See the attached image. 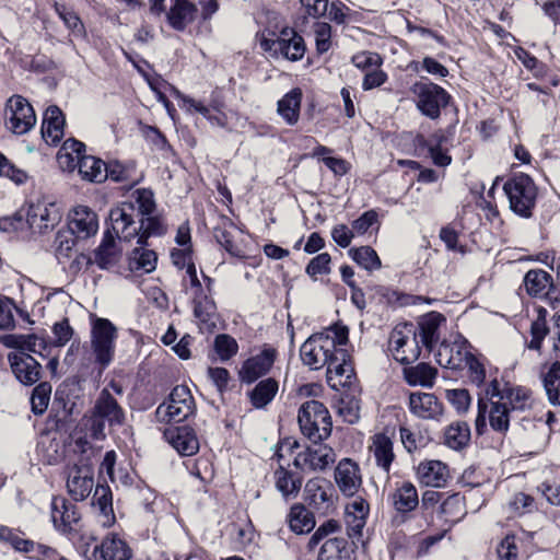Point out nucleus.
Returning a JSON list of instances; mask_svg holds the SVG:
<instances>
[{
	"instance_id": "f704fd0d",
	"label": "nucleus",
	"mask_w": 560,
	"mask_h": 560,
	"mask_svg": "<svg viewBox=\"0 0 560 560\" xmlns=\"http://www.w3.org/2000/svg\"><path fill=\"white\" fill-rule=\"evenodd\" d=\"M552 283L551 276L542 269H532L525 273L523 279L526 293L536 299H542Z\"/></svg>"
},
{
	"instance_id": "f3484780",
	"label": "nucleus",
	"mask_w": 560,
	"mask_h": 560,
	"mask_svg": "<svg viewBox=\"0 0 560 560\" xmlns=\"http://www.w3.org/2000/svg\"><path fill=\"white\" fill-rule=\"evenodd\" d=\"M334 492L329 481L324 478H313L305 485V501L315 511L326 515L334 509Z\"/></svg>"
},
{
	"instance_id": "ddd939ff",
	"label": "nucleus",
	"mask_w": 560,
	"mask_h": 560,
	"mask_svg": "<svg viewBox=\"0 0 560 560\" xmlns=\"http://www.w3.org/2000/svg\"><path fill=\"white\" fill-rule=\"evenodd\" d=\"M62 211L60 206L46 197L36 202H30L26 210V222L31 229L44 232L54 229L61 220Z\"/></svg>"
},
{
	"instance_id": "473e14b6",
	"label": "nucleus",
	"mask_w": 560,
	"mask_h": 560,
	"mask_svg": "<svg viewBox=\"0 0 560 560\" xmlns=\"http://www.w3.org/2000/svg\"><path fill=\"white\" fill-rule=\"evenodd\" d=\"M276 489L281 493L284 499L296 498L301 486L302 478L284 467V464L279 465L273 474Z\"/></svg>"
},
{
	"instance_id": "c85d7f7f",
	"label": "nucleus",
	"mask_w": 560,
	"mask_h": 560,
	"mask_svg": "<svg viewBox=\"0 0 560 560\" xmlns=\"http://www.w3.org/2000/svg\"><path fill=\"white\" fill-rule=\"evenodd\" d=\"M65 116L59 107L49 106L43 117L42 136L49 144H57L63 137Z\"/></svg>"
},
{
	"instance_id": "a211bd4d",
	"label": "nucleus",
	"mask_w": 560,
	"mask_h": 560,
	"mask_svg": "<svg viewBox=\"0 0 560 560\" xmlns=\"http://www.w3.org/2000/svg\"><path fill=\"white\" fill-rule=\"evenodd\" d=\"M50 517L54 527L58 532L67 534L79 522L80 513L73 503L69 502L65 497L57 495L51 499Z\"/></svg>"
},
{
	"instance_id": "58836bf2",
	"label": "nucleus",
	"mask_w": 560,
	"mask_h": 560,
	"mask_svg": "<svg viewBox=\"0 0 560 560\" xmlns=\"http://www.w3.org/2000/svg\"><path fill=\"white\" fill-rule=\"evenodd\" d=\"M436 375V369L427 363H419L416 366L404 369L405 381L411 386L431 388L434 385Z\"/></svg>"
},
{
	"instance_id": "a19ab883",
	"label": "nucleus",
	"mask_w": 560,
	"mask_h": 560,
	"mask_svg": "<svg viewBox=\"0 0 560 560\" xmlns=\"http://www.w3.org/2000/svg\"><path fill=\"white\" fill-rule=\"evenodd\" d=\"M470 440L469 425L464 421L451 423L444 432V443L452 450L464 448Z\"/></svg>"
},
{
	"instance_id": "6e6552de",
	"label": "nucleus",
	"mask_w": 560,
	"mask_h": 560,
	"mask_svg": "<svg viewBox=\"0 0 560 560\" xmlns=\"http://www.w3.org/2000/svg\"><path fill=\"white\" fill-rule=\"evenodd\" d=\"M510 209L523 218H529L536 202L537 187L532 177H510L503 184Z\"/></svg>"
},
{
	"instance_id": "0eeeda50",
	"label": "nucleus",
	"mask_w": 560,
	"mask_h": 560,
	"mask_svg": "<svg viewBox=\"0 0 560 560\" xmlns=\"http://www.w3.org/2000/svg\"><path fill=\"white\" fill-rule=\"evenodd\" d=\"M196 411L195 399L187 386L173 388L166 401L155 410L156 420L161 423H178L187 420Z\"/></svg>"
},
{
	"instance_id": "69168bd1",
	"label": "nucleus",
	"mask_w": 560,
	"mask_h": 560,
	"mask_svg": "<svg viewBox=\"0 0 560 560\" xmlns=\"http://www.w3.org/2000/svg\"><path fill=\"white\" fill-rule=\"evenodd\" d=\"M54 341L56 347H63L73 336V329L69 325L68 319H62L52 326Z\"/></svg>"
},
{
	"instance_id": "1a4fd4ad",
	"label": "nucleus",
	"mask_w": 560,
	"mask_h": 560,
	"mask_svg": "<svg viewBox=\"0 0 560 560\" xmlns=\"http://www.w3.org/2000/svg\"><path fill=\"white\" fill-rule=\"evenodd\" d=\"M389 351L401 364H410L420 355V346L412 324L397 325L389 336Z\"/></svg>"
},
{
	"instance_id": "e433bc0d",
	"label": "nucleus",
	"mask_w": 560,
	"mask_h": 560,
	"mask_svg": "<svg viewBox=\"0 0 560 560\" xmlns=\"http://www.w3.org/2000/svg\"><path fill=\"white\" fill-rule=\"evenodd\" d=\"M287 521L290 529L298 535L310 533L315 527L314 515L300 503L291 506Z\"/></svg>"
},
{
	"instance_id": "338daca9",
	"label": "nucleus",
	"mask_w": 560,
	"mask_h": 560,
	"mask_svg": "<svg viewBox=\"0 0 560 560\" xmlns=\"http://www.w3.org/2000/svg\"><path fill=\"white\" fill-rule=\"evenodd\" d=\"M376 223L377 212L374 210L365 211L360 218L352 222L353 233L354 235H363Z\"/></svg>"
},
{
	"instance_id": "13d9d810",
	"label": "nucleus",
	"mask_w": 560,
	"mask_h": 560,
	"mask_svg": "<svg viewBox=\"0 0 560 560\" xmlns=\"http://www.w3.org/2000/svg\"><path fill=\"white\" fill-rule=\"evenodd\" d=\"M56 11L74 37L85 36L84 25L75 12L67 9L65 5L59 4L56 5Z\"/></svg>"
},
{
	"instance_id": "49530a36",
	"label": "nucleus",
	"mask_w": 560,
	"mask_h": 560,
	"mask_svg": "<svg viewBox=\"0 0 560 560\" xmlns=\"http://www.w3.org/2000/svg\"><path fill=\"white\" fill-rule=\"evenodd\" d=\"M441 514L450 526L458 523L466 515L464 498L458 493L447 497L441 504Z\"/></svg>"
},
{
	"instance_id": "39448f33",
	"label": "nucleus",
	"mask_w": 560,
	"mask_h": 560,
	"mask_svg": "<svg viewBox=\"0 0 560 560\" xmlns=\"http://www.w3.org/2000/svg\"><path fill=\"white\" fill-rule=\"evenodd\" d=\"M117 338V327L109 319L91 316V350L101 371L114 361Z\"/></svg>"
},
{
	"instance_id": "6ab92c4d",
	"label": "nucleus",
	"mask_w": 560,
	"mask_h": 560,
	"mask_svg": "<svg viewBox=\"0 0 560 560\" xmlns=\"http://www.w3.org/2000/svg\"><path fill=\"white\" fill-rule=\"evenodd\" d=\"M69 230L79 240H86L98 231L97 214L86 206H77L69 213Z\"/></svg>"
},
{
	"instance_id": "a18cd8bd",
	"label": "nucleus",
	"mask_w": 560,
	"mask_h": 560,
	"mask_svg": "<svg viewBox=\"0 0 560 560\" xmlns=\"http://www.w3.org/2000/svg\"><path fill=\"white\" fill-rule=\"evenodd\" d=\"M279 385L275 378L260 381L250 392V401L256 408H264L275 398Z\"/></svg>"
},
{
	"instance_id": "2eb2a0df",
	"label": "nucleus",
	"mask_w": 560,
	"mask_h": 560,
	"mask_svg": "<svg viewBox=\"0 0 560 560\" xmlns=\"http://www.w3.org/2000/svg\"><path fill=\"white\" fill-rule=\"evenodd\" d=\"M471 346L462 336H456L453 341H444L440 345L435 354L436 362L447 369H464V363L472 354Z\"/></svg>"
},
{
	"instance_id": "4be33fe9",
	"label": "nucleus",
	"mask_w": 560,
	"mask_h": 560,
	"mask_svg": "<svg viewBox=\"0 0 560 560\" xmlns=\"http://www.w3.org/2000/svg\"><path fill=\"white\" fill-rule=\"evenodd\" d=\"M11 370L24 385H33L40 378L42 365L28 353L12 352L8 355Z\"/></svg>"
},
{
	"instance_id": "a878e982",
	"label": "nucleus",
	"mask_w": 560,
	"mask_h": 560,
	"mask_svg": "<svg viewBox=\"0 0 560 560\" xmlns=\"http://www.w3.org/2000/svg\"><path fill=\"white\" fill-rule=\"evenodd\" d=\"M369 450L375 465L388 475L395 459L392 439L384 433H376L371 438Z\"/></svg>"
},
{
	"instance_id": "5fc2aeb1",
	"label": "nucleus",
	"mask_w": 560,
	"mask_h": 560,
	"mask_svg": "<svg viewBox=\"0 0 560 560\" xmlns=\"http://www.w3.org/2000/svg\"><path fill=\"white\" fill-rule=\"evenodd\" d=\"M51 385L48 382H42L33 389L31 405L32 411L35 415H42L46 411L49 405Z\"/></svg>"
},
{
	"instance_id": "c9c22d12",
	"label": "nucleus",
	"mask_w": 560,
	"mask_h": 560,
	"mask_svg": "<svg viewBox=\"0 0 560 560\" xmlns=\"http://www.w3.org/2000/svg\"><path fill=\"white\" fill-rule=\"evenodd\" d=\"M94 551L100 552L103 560H129L131 557L130 548L116 535H108Z\"/></svg>"
},
{
	"instance_id": "8fccbe9b",
	"label": "nucleus",
	"mask_w": 560,
	"mask_h": 560,
	"mask_svg": "<svg viewBox=\"0 0 560 560\" xmlns=\"http://www.w3.org/2000/svg\"><path fill=\"white\" fill-rule=\"evenodd\" d=\"M0 541L10 545L15 551L30 553L35 549V542L24 538L20 532L7 526L0 527Z\"/></svg>"
},
{
	"instance_id": "774afa93",
	"label": "nucleus",
	"mask_w": 560,
	"mask_h": 560,
	"mask_svg": "<svg viewBox=\"0 0 560 560\" xmlns=\"http://www.w3.org/2000/svg\"><path fill=\"white\" fill-rule=\"evenodd\" d=\"M498 555L503 560H516L517 538L514 535L505 536L498 547Z\"/></svg>"
},
{
	"instance_id": "423d86ee",
	"label": "nucleus",
	"mask_w": 560,
	"mask_h": 560,
	"mask_svg": "<svg viewBox=\"0 0 560 560\" xmlns=\"http://www.w3.org/2000/svg\"><path fill=\"white\" fill-rule=\"evenodd\" d=\"M298 422L302 434L312 442H320L330 435V415L318 400H307L300 407Z\"/></svg>"
},
{
	"instance_id": "20e7f679",
	"label": "nucleus",
	"mask_w": 560,
	"mask_h": 560,
	"mask_svg": "<svg viewBox=\"0 0 560 560\" xmlns=\"http://www.w3.org/2000/svg\"><path fill=\"white\" fill-rule=\"evenodd\" d=\"M203 281L205 284L200 282L197 276L195 264H188L183 284L186 293L192 300L195 317L203 324L214 325L212 317L215 314V304L210 298L212 279L203 275Z\"/></svg>"
},
{
	"instance_id": "864d4df0",
	"label": "nucleus",
	"mask_w": 560,
	"mask_h": 560,
	"mask_svg": "<svg viewBox=\"0 0 560 560\" xmlns=\"http://www.w3.org/2000/svg\"><path fill=\"white\" fill-rule=\"evenodd\" d=\"M349 254L358 265L366 270H376L382 266L377 253L370 246L350 249Z\"/></svg>"
},
{
	"instance_id": "ea45409f",
	"label": "nucleus",
	"mask_w": 560,
	"mask_h": 560,
	"mask_svg": "<svg viewBox=\"0 0 560 560\" xmlns=\"http://www.w3.org/2000/svg\"><path fill=\"white\" fill-rule=\"evenodd\" d=\"M116 238L110 231L104 233L103 240L95 250V261L100 268L108 269L116 264L119 255Z\"/></svg>"
},
{
	"instance_id": "412c9836",
	"label": "nucleus",
	"mask_w": 560,
	"mask_h": 560,
	"mask_svg": "<svg viewBox=\"0 0 560 560\" xmlns=\"http://www.w3.org/2000/svg\"><path fill=\"white\" fill-rule=\"evenodd\" d=\"M166 442L182 456H192L200 447L195 431L189 427H171L164 430Z\"/></svg>"
},
{
	"instance_id": "aec40b11",
	"label": "nucleus",
	"mask_w": 560,
	"mask_h": 560,
	"mask_svg": "<svg viewBox=\"0 0 560 560\" xmlns=\"http://www.w3.org/2000/svg\"><path fill=\"white\" fill-rule=\"evenodd\" d=\"M335 481L343 495L353 497L362 486L360 467L353 460L343 458L335 469Z\"/></svg>"
},
{
	"instance_id": "0e129e2a",
	"label": "nucleus",
	"mask_w": 560,
	"mask_h": 560,
	"mask_svg": "<svg viewBox=\"0 0 560 560\" xmlns=\"http://www.w3.org/2000/svg\"><path fill=\"white\" fill-rule=\"evenodd\" d=\"M14 310L15 305L13 302L10 299L0 295V330H8L14 327Z\"/></svg>"
},
{
	"instance_id": "09e8293b",
	"label": "nucleus",
	"mask_w": 560,
	"mask_h": 560,
	"mask_svg": "<svg viewBox=\"0 0 560 560\" xmlns=\"http://www.w3.org/2000/svg\"><path fill=\"white\" fill-rule=\"evenodd\" d=\"M145 245H139L132 250L130 267L132 270L150 273L156 268L158 256L154 250L148 249Z\"/></svg>"
},
{
	"instance_id": "603ef678",
	"label": "nucleus",
	"mask_w": 560,
	"mask_h": 560,
	"mask_svg": "<svg viewBox=\"0 0 560 560\" xmlns=\"http://www.w3.org/2000/svg\"><path fill=\"white\" fill-rule=\"evenodd\" d=\"M544 387L550 404L560 406V362L553 363L545 375Z\"/></svg>"
},
{
	"instance_id": "2f4dec72",
	"label": "nucleus",
	"mask_w": 560,
	"mask_h": 560,
	"mask_svg": "<svg viewBox=\"0 0 560 560\" xmlns=\"http://www.w3.org/2000/svg\"><path fill=\"white\" fill-rule=\"evenodd\" d=\"M302 91L299 88L292 89L278 101L277 113L289 126H294L300 119Z\"/></svg>"
},
{
	"instance_id": "4d7b16f0",
	"label": "nucleus",
	"mask_w": 560,
	"mask_h": 560,
	"mask_svg": "<svg viewBox=\"0 0 560 560\" xmlns=\"http://www.w3.org/2000/svg\"><path fill=\"white\" fill-rule=\"evenodd\" d=\"M213 348L221 361H228L237 353L238 345L230 335L220 334L214 339Z\"/></svg>"
},
{
	"instance_id": "9b49d317",
	"label": "nucleus",
	"mask_w": 560,
	"mask_h": 560,
	"mask_svg": "<svg viewBox=\"0 0 560 560\" xmlns=\"http://www.w3.org/2000/svg\"><path fill=\"white\" fill-rule=\"evenodd\" d=\"M136 213L135 203L124 201L117 205L109 211L110 231L117 238L125 242H130L133 238H139L141 231L140 220Z\"/></svg>"
},
{
	"instance_id": "7ed1b4c3",
	"label": "nucleus",
	"mask_w": 560,
	"mask_h": 560,
	"mask_svg": "<svg viewBox=\"0 0 560 560\" xmlns=\"http://www.w3.org/2000/svg\"><path fill=\"white\" fill-rule=\"evenodd\" d=\"M488 401L482 398L478 401V416L476 418V431L482 434L487 427V419L491 429L498 433L508 432L511 420L510 407L498 395V382L491 381L486 389Z\"/></svg>"
},
{
	"instance_id": "3c124183",
	"label": "nucleus",
	"mask_w": 560,
	"mask_h": 560,
	"mask_svg": "<svg viewBox=\"0 0 560 560\" xmlns=\"http://www.w3.org/2000/svg\"><path fill=\"white\" fill-rule=\"evenodd\" d=\"M138 217H145L156 212V202L152 190L147 188L137 189L131 194Z\"/></svg>"
},
{
	"instance_id": "f03ea898",
	"label": "nucleus",
	"mask_w": 560,
	"mask_h": 560,
	"mask_svg": "<svg viewBox=\"0 0 560 560\" xmlns=\"http://www.w3.org/2000/svg\"><path fill=\"white\" fill-rule=\"evenodd\" d=\"M125 419L126 415L122 407L108 388H104L96 398L91 415L84 417L82 424L86 430V436L100 441L106 436V424L109 427L121 425Z\"/></svg>"
},
{
	"instance_id": "052dcab7",
	"label": "nucleus",
	"mask_w": 560,
	"mask_h": 560,
	"mask_svg": "<svg viewBox=\"0 0 560 560\" xmlns=\"http://www.w3.org/2000/svg\"><path fill=\"white\" fill-rule=\"evenodd\" d=\"M317 52H327L331 47V26L326 22H316L313 26Z\"/></svg>"
},
{
	"instance_id": "393cba45",
	"label": "nucleus",
	"mask_w": 560,
	"mask_h": 560,
	"mask_svg": "<svg viewBox=\"0 0 560 560\" xmlns=\"http://www.w3.org/2000/svg\"><path fill=\"white\" fill-rule=\"evenodd\" d=\"M276 358L275 349H265L255 357L247 359L240 372L241 380L245 383H253L271 369Z\"/></svg>"
},
{
	"instance_id": "e2e57ef3",
	"label": "nucleus",
	"mask_w": 560,
	"mask_h": 560,
	"mask_svg": "<svg viewBox=\"0 0 560 560\" xmlns=\"http://www.w3.org/2000/svg\"><path fill=\"white\" fill-rule=\"evenodd\" d=\"M330 271V255L322 253L314 257L306 267V273L313 278L318 275H326Z\"/></svg>"
},
{
	"instance_id": "b1692460",
	"label": "nucleus",
	"mask_w": 560,
	"mask_h": 560,
	"mask_svg": "<svg viewBox=\"0 0 560 560\" xmlns=\"http://www.w3.org/2000/svg\"><path fill=\"white\" fill-rule=\"evenodd\" d=\"M419 481L432 488H444L451 479L450 469L441 460H423L417 467Z\"/></svg>"
},
{
	"instance_id": "f8f14e48",
	"label": "nucleus",
	"mask_w": 560,
	"mask_h": 560,
	"mask_svg": "<svg viewBox=\"0 0 560 560\" xmlns=\"http://www.w3.org/2000/svg\"><path fill=\"white\" fill-rule=\"evenodd\" d=\"M411 93L416 97L418 109L431 119L440 116L441 108L447 105L450 98L443 88L431 82L415 83L411 86Z\"/></svg>"
},
{
	"instance_id": "5701e85b",
	"label": "nucleus",
	"mask_w": 560,
	"mask_h": 560,
	"mask_svg": "<svg viewBox=\"0 0 560 560\" xmlns=\"http://www.w3.org/2000/svg\"><path fill=\"white\" fill-rule=\"evenodd\" d=\"M408 406L410 412L420 419L439 420L443 415L442 402L431 393H411Z\"/></svg>"
},
{
	"instance_id": "de8ad7c7",
	"label": "nucleus",
	"mask_w": 560,
	"mask_h": 560,
	"mask_svg": "<svg viewBox=\"0 0 560 560\" xmlns=\"http://www.w3.org/2000/svg\"><path fill=\"white\" fill-rule=\"evenodd\" d=\"M445 318L439 313H429L419 323L420 338L424 346L431 348L438 340V330Z\"/></svg>"
},
{
	"instance_id": "680f3d73",
	"label": "nucleus",
	"mask_w": 560,
	"mask_h": 560,
	"mask_svg": "<svg viewBox=\"0 0 560 560\" xmlns=\"http://www.w3.org/2000/svg\"><path fill=\"white\" fill-rule=\"evenodd\" d=\"M464 368H467L468 377L472 384L477 386H481L482 384H485L487 372L485 363L481 361L480 358L476 357L472 353L464 363Z\"/></svg>"
},
{
	"instance_id": "9d476101",
	"label": "nucleus",
	"mask_w": 560,
	"mask_h": 560,
	"mask_svg": "<svg viewBox=\"0 0 560 560\" xmlns=\"http://www.w3.org/2000/svg\"><path fill=\"white\" fill-rule=\"evenodd\" d=\"M4 121L7 129L14 135H25L34 128L36 115L26 98L13 95L7 102Z\"/></svg>"
},
{
	"instance_id": "cd10ccee",
	"label": "nucleus",
	"mask_w": 560,
	"mask_h": 560,
	"mask_svg": "<svg viewBox=\"0 0 560 560\" xmlns=\"http://www.w3.org/2000/svg\"><path fill=\"white\" fill-rule=\"evenodd\" d=\"M389 500L398 513H409L419 505L418 490L410 481L396 482Z\"/></svg>"
},
{
	"instance_id": "dca6fc26",
	"label": "nucleus",
	"mask_w": 560,
	"mask_h": 560,
	"mask_svg": "<svg viewBox=\"0 0 560 560\" xmlns=\"http://www.w3.org/2000/svg\"><path fill=\"white\" fill-rule=\"evenodd\" d=\"M306 450L299 452L293 459V465L300 470H324L335 462V453L331 447L318 442Z\"/></svg>"
},
{
	"instance_id": "c03bdc74",
	"label": "nucleus",
	"mask_w": 560,
	"mask_h": 560,
	"mask_svg": "<svg viewBox=\"0 0 560 560\" xmlns=\"http://www.w3.org/2000/svg\"><path fill=\"white\" fill-rule=\"evenodd\" d=\"M12 347L16 349L15 352L37 353L45 357L49 343L37 335H20L12 338Z\"/></svg>"
},
{
	"instance_id": "bf43d9fd",
	"label": "nucleus",
	"mask_w": 560,
	"mask_h": 560,
	"mask_svg": "<svg viewBox=\"0 0 560 560\" xmlns=\"http://www.w3.org/2000/svg\"><path fill=\"white\" fill-rule=\"evenodd\" d=\"M508 510L512 515H522L535 510V500L527 493L517 492L508 502Z\"/></svg>"
},
{
	"instance_id": "72a5a7b5",
	"label": "nucleus",
	"mask_w": 560,
	"mask_h": 560,
	"mask_svg": "<svg viewBox=\"0 0 560 560\" xmlns=\"http://www.w3.org/2000/svg\"><path fill=\"white\" fill-rule=\"evenodd\" d=\"M498 395L512 412L525 411L534 402L530 390L521 386H505L503 389L498 387Z\"/></svg>"
},
{
	"instance_id": "4468645a",
	"label": "nucleus",
	"mask_w": 560,
	"mask_h": 560,
	"mask_svg": "<svg viewBox=\"0 0 560 560\" xmlns=\"http://www.w3.org/2000/svg\"><path fill=\"white\" fill-rule=\"evenodd\" d=\"M67 491L74 501L85 500L94 487V471L91 465L80 462L67 468Z\"/></svg>"
},
{
	"instance_id": "c756f323",
	"label": "nucleus",
	"mask_w": 560,
	"mask_h": 560,
	"mask_svg": "<svg viewBox=\"0 0 560 560\" xmlns=\"http://www.w3.org/2000/svg\"><path fill=\"white\" fill-rule=\"evenodd\" d=\"M279 56L290 60L298 61L304 57L305 44L293 28L284 27L280 32V43H278Z\"/></svg>"
},
{
	"instance_id": "4c0bfd02",
	"label": "nucleus",
	"mask_w": 560,
	"mask_h": 560,
	"mask_svg": "<svg viewBox=\"0 0 560 560\" xmlns=\"http://www.w3.org/2000/svg\"><path fill=\"white\" fill-rule=\"evenodd\" d=\"M196 12V7L187 0H174L167 13L170 25L177 30L183 31L189 23L192 22Z\"/></svg>"
},
{
	"instance_id": "6e6d98bb",
	"label": "nucleus",
	"mask_w": 560,
	"mask_h": 560,
	"mask_svg": "<svg viewBox=\"0 0 560 560\" xmlns=\"http://www.w3.org/2000/svg\"><path fill=\"white\" fill-rule=\"evenodd\" d=\"M338 415L348 423H355L360 419V401L353 396L342 397L337 405Z\"/></svg>"
},
{
	"instance_id": "f257e3e1",
	"label": "nucleus",
	"mask_w": 560,
	"mask_h": 560,
	"mask_svg": "<svg viewBox=\"0 0 560 560\" xmlns=\"http://www.w3.org/2000/svg\"><path fill=\"white\" fill-rule=\"evenodd\" d=\"M348 336L347 326L334 325L310 336L300 348L301 360L310 370L327 368V383L332 388L350 386L354 378L349 352L343 348Z\"/></svg>"
},
{
	"instance_id": "79ce46f5",
	"label": "nucleus",
	"mask_w": 560,
	"mask_h": 560,
	"mask_svg": "<svg viewBox=\"0 0 560 560\" xmlns=\"http://www.w3.org/2000/svg\"><path fill=\"white\" fill-rule=\"evenodd\" d=\"M141 231L137 241L138 245H147L150 236H162L166 233L167 226L162 215L158 213L140 218Z\"/></svg>"
},
{
	"instance_id": "bb28decb",
	"label": "nucleus",
	"mask_w": 560,
	"mask_h": 560,
	"mask_svg": "<svg viewBox=\"0 0 560 560\" xmlns=\"http://www.w3.org/2000/svg\"><path fill=\"white\" fill-rule=\"evenodd\" d=\"M369 511V503L362 498H357L346 506L345 521L350 538L361 536L362 529L366 524Z\"/></svg>"
},
{
	"instance_id": "7c9ffc66",
	"label": "nucleus",
	"mask_w": 560,
	"mask_h": 560,
	"mask_svg": "<svg viewBox=\"0 0 560 560\" xmlns=\"http://www.w3.org/2000/svg\"><path fill=\"white\" fill-rule=\"evenodd\" d=\"M92 503L98 510V523L103 527L114 525L116 518L113 510L112 491L108 486L97 485L92 498Z\"/></svg>"
},
{
	"instance_id": "37998d69",
	"label": "nucleus",
	"mask_w": 560,
	"mask_h": 560,
	"mask_svg": "<svg viewBox=\"0 0 560 560\" xmlns=\"http://www.w3.org/2000/svg\"><path fill=\"white\" fill-rule=\"evenodd\" d=\"M317 560H351L347 539H327L319 549Z\"/></svg>"
}]
</instances>
